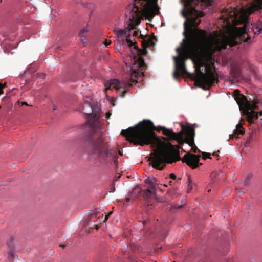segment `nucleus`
<instances>
[{
  "label": "nucleus",
  "mask_w": 262,
  "mask_h": 262,
  "mask_svg": "<svg viewBox=\"0 0 262 262\" xmlns=\"http://www.w3.org/2000/svg\"><path fill=\"white\" fill-rule=\"evenodd\" d=\"M154 40H156L155 36L147 38L146 40L144 39V41L147 46H154L155 44Z\"/></svg>",
  "instance_id": "17"
},
{
  "label": "nucleus",
  "mask_w": 262,
  "mask_h": 262,
  "mask_svg": "<svg viewBox=\"0 0 262 262\" xmlns=\"http://www.w3.org/2000/svg\"><path fill=\"white\" fill-rule=\"evenodd\" d=\"M106 117L107 118H108L110 117V116L111 115V113H110V112H108V113H106Z\"/></svg>",
  "instance_id": "36"
},
{
  "label": "nucleus",
  "mask_w": 262,
  "mask_h": 262,
  "mask_svg": "<svg viewBox=\"0 0 262 262\" xmlns=\"http://www.w3.org/2000/svg\"><path fill=\"white\" fill-rule=\"evenodd\" d=\"M211 154L210 153L207 152H203V159H206L207 158L211 159Z\"/></svg>",
  "instance_id": "23"
},
{
  "label": "nucleus",
  "mask_w": 262,
  "mask_h": 262,
  "mask_svg": "<svg viewBox=\"0 0 262 262\" xmlns=\"http://www.w3.org/2000/svg\"><path fill=\"white\" fill-rule=\"evenodd\" d=\"M143 74L142 71H137L135 70L131 73L129 80L120 82L117 79H113L107 81L105 84V89L107 90L114 89L120 93V96H124L126 93L125 89H129L132 86L133 83H137L138 76Z\"/></svg>",
  "instance_id": "7"
},
{
  "label": "nucleus",
  "mask_w": 262,
  "mask_h": 262,
  "mask_svg": "<svg viewBox=\"0 0 262 262\" xmlns=\"http://www.w3.org/2000/svg\"><path fill=\"white\" fill-rule=\"evenodd\" d=\"M125 201L126 202H129L130 201H133V200L131 198H130V196L129 195V194H128V196L125 198Z\"/></svg>",
  "instance_id": "29"
},
{
  "label": "nucleus",
  "mask_w": 262,
  "mask_h": 262,
  "mask_svg": "<svg viewBox=\"0 0 262 262\" xmlns=\"http://www.w3.org/2000/svg\"><path fill=\"white\" fill-rule=\"evenodd\" d=\"M182 151H183V152H186V151H185V150H183V149H182Z\"/></svg>",
  "instance_id": "43"
},
{
  "label": "nucleus",
  "mask_w": 262,
  "mask_h": 262,
  "mask_svg": "<svg viewBox=\"0 0 262 262\" xmlns=\"http://www.w3.org/2000/svg\"><path fill=\"white\" fill-rule=\"evenodd\" d=\"M112 213V212H110L108 215H106L105 216V220H104V221L105 222L107 220H108V217H109V216L110 214H111Z\"/></svg>",
  "instance_id": "31"
},
{
  "label": "nucleus",
  "mask_w": 262,
  "mask_h": 262,
  "mask_svg": "<svg viewBox=\"0 0 262 262\" xmlns=\"http://www.w3.org/2000/svg\"><path fill=\"white\" fill-rule=\"evenodd\" d=\"M96 229H97V230H98V227H96Z\"/></svg>",
  "instance_id": "45"
},
{
  "label": "nucleus",
  "mask_w": 262,
  "mask_h": 262,
  "mask_svg": "<svg viewBox=\"0 0 262 262\" xmlns=\"http://www.w3.org/2000/svg\"><path fill=\"white\" fill-rule=\"evenodd\" d=\"M120 177V176H118L117 178V177H116V178H115V180H114V181H118L119 178Z\"/></svg>",
  "instance_id": "38"
},
{
  "label": "nucleus",
  "mask_w": 262,
  "mask_h": 262,
  "mask_svg": "<svg viewBox=\"0 0 262 262\" xmlns=\"http://www.w3.org/2000/svg\"><path fill=\"white\" fill-rule=\"evenodd\" d=\"M182 207V205H176L174 206V208L176 209H181Z\"/></svg>",
  "instance_id": "33"
},
{
  "label": "nucleus",
  "mask_w": 262,
  "mask_h": 262,
  "mask_svg": "<svg viewBox=\"0 0 262 262\" xmlns=\"http://www.w3.org/2000/svg\"><path fill=\"white\" fill-rule=\"evenodd\" d=\"M187 183H188V188L187 190V192L190 193L191 190L192 189V180H191L190 176H188V179H187Z\"/></svg>",
  "instance_id": "19"
},
{
  "label": "nucleus",
  "mask_w": 262,
  "mask_h": 262,
  "mask_svg": "<svg viewBox=\"0 0 262 262\" xmlns=\"http://www.w3.org/2000/svg\"><path fill=\"white\" fill-rule=\"evenodd\" d=\"M244 10L241 9L240 10L235 7L226 8L223 10V12L226 14V16H223V19L225 21L230 23V19H232L233 23L235 24H240L244 23L246 18L243 13L241 14Z\"/></svg>",
  "instance_id": "9"
},
{
  "label": "nucleus",
  "mask_w": 262,
  "mask_h": 262,
  "mask_svg": "<svg viewBox=\"0 0 262 262\" xmlns=\"http://www.w3.org/2000/svg\"><path fill=\"white\" fill-rule=\"evenodd\" d=\"M213 155L214 156H215V157H218L219 156V155H218L217 152H215L213 154Z\"/></svg>",
  "instance_id": "37"
},
{
  "label": "nucleus",
  "mask_w": 262,
  "mask_h": 262,
  "mask_svg": "<svg viewBox=\"0 0 262 262\" xmlns=\"http://www.w3.org/2000/svg\"><path fill=\"white\" fill-rule=\"evenodd\" d=\"M181 75L182 74L179 71L175 70L173 74V76L175 79H178Z\"/></svg>",
  "instance_id": "22"
},
{
  "label": "nucleus",
  "mask_w": 262,
  "mask_h": 262,
  "mask_svg": "<svg viewBox=\"0 0 262 262\" xmlns=\"http://www.w3.org/2000/svg\"><path fill=\"white\" fill-rule=\"evenodd\" d=\"M2 2V0H0V3Z\"/></svg>",
  "instance_id": "44"
},
{
  "label": "nucleus",
  "mask_w": 262,
  "mask_h": 262,
  "mask_svg": "<svg viewBox=\"0 0 262 262\" xmlns=\"http://www.w3.org/2000/svg\"><path fill=\"white\" fill-rule=\"evenodd\" d=\"M195 131L193 127H189L186 130V143L191 147V151L196 153L199 150L194 144Z\"/></svg>",
  "instance_id": "12"
},
{
  "label": "nucleus",
  "mask_w": 262,
  "mask_h": 262,
  "mask_svg": "<svg viewBox=\"0 0 262 262\" xmlns=\"http://www.w3.org/2000/svg\"><path fill=\"white\" fill-rule=\"evenodd\" d=\"M256 11L262 13V0H253L252 5L247 9V12L251 14Z\"/></svg>",
  "instance_id": "14"
},
{
  "label": "nucleus",
  "mask_w": 262,
  "mask_h": 262,
  "mask_svg": "<svg viewBox=\"0 0 262 262\" xmlns=\"http://www.w3.org/2000/svg\"><path fill=\"white\" fill-rule=\"evenodd\" d=\"M111 43V40H106L105 41V45L106 47H107Z\"/></svg>",
  "instance_id": "30"
},
{
  "label": "nucleus",
  "mask_w": 262,
  "mask_h": 262,
  "mask_svg": "<svg viewBox=\"0 0 262 262\" xmlns=\"http://www.w3.org/2000/svg\"><path fill=\"white\" fill-rule=\"evenodd\" d=\"M245 133V130L243 127L242 124L240 123L236 126V129L234 130V133L232 135H230V139H233L234 137L238 138V136L243 135Z\"/></svg>",
  "instance_id": "16"
},
{
  "label": "nucleus",
  "mask_w": 262,
  "mask_h": 262,
  "mask_svg": "<svg viewBox=\"0 0 262 262\" xmlns=\"http://www.w3.org/2000/svg\"><path fill=\"white\" fill-rule=\"evenodd\" d=\"M88 30L86 28H83L82 29L80 33H79V36L81 38V41L84 43L85 42V39L84 38L85 37V34L87 32Z\"/></svg>",
  "instance_id": "18"
},
{
  "label": "nucleus",
  "mask_w": 262,
  "mask_h": 262,
  "mask_svg": "<svg viewBox=\"0 0 262 262\" xmlns=\"http://www.w3.org/2000/svg\"><path fill=\"white\" fill-rule=\"evenodd\" d=\"M191 125L185 126L181 123L182 130L178 133L172 129L160 126L158 130H162L167 137H163L161 139L157 137L154 130L156 127L152 122L144 120L140 122L134 127L122 130L121 134L126 140L135 145L144 146L151 145L154 148L148 159L153 168L162 170L166 166V163H172L182 160L192 169H195L202 165L199 162L200 155L190 152L186 154L181 159L180 156V145L186 143L183 134L186 135V130Z\"/></svg>",
  "instance_id": "1"
},
{
  "label": "nucleus",
  "mask_w": 262,
  "mask_h": 262,
  "mask_svg": "<svg viewBox=\"0 0 262 262\" xmlns=\"http://www.w3.org/2000/svg\"><path fill=\"white\" fill-rule=\"evenodd\" d=\"M138 63L141 70L142 71L143 70L145 67V63L144 62V59L142 57H139L138 60Z\"/></svg>",
  "instance_id": "20"
},
{
  "label": "nucleus",
  "mask_w": 262,
  "mask_h": 262,
  "mask_svg": "<svg viewBox=\"0 0 262 262\" xmlns=\"http://www.w3.org/2000/svg\"><path fill=\"white\" fill-rule=\"evenodd\" d=\"M233 97L239 106L240 111L245 116L249 124L252 123L258 118V112L255 110H259V101L254 100L252 102L248 101L246 96L241 93L240 91L236 89L234 91Z\"/></svg>",
  "instance_id": "5"
},
{
  "label": "nucleus",
  "mask_w": 262,
  "mask_h": 262,
  "mask_svg": "<svg viewBox=\"0 0 262 262\" xmlns=\"http://www.w3.org/2000/svg\"><path fill=\"white\" fill-rule=\"evenodd\" d=\"M261 32H262V25L258 29V30L256 32H254V33L255 34H259Z\"/></svg>",
  "instance_id": "28"
},
{
  "label": "nucleus",
  "mask_w": 262,
  "mask_h": 262,
  "mask_svg": "<svg viewBox=\"0 0 262 262\" xmlns=\"http://www.w3.org/2000/svg\"><path fill=\"white\" fill-rule=\"evenodd\" d=\"M53 109H54V110H56V108H55V106H54V108H53Z\"/></svg>",
  "instance_id": "41"
},
{
  "label": "nucleus",
  "mask_w": 262,
  "mask_h": 262,
  "mask_svg": "<svg viewBox=\"0 0 262 262\" xmlns=\"http://www.w3.org/2000/svg\"><path fill=\"white\" fill-rule=\"evenodd\" d=\"M184 35L188 38L184 39L182 49L178 48L179 56H175L173 59L177 71L182 75L188 74L185 66V60L193 56L198 50H200L211 56L216 51L225 49L227 46L233 47L243 42L250 43L251 37L245 28L235 27L229 36H224L221 39H217L208 34L205 31L195 28L190 21L184 23Z\"/></svg>",
  "instance_id": "2"
},
{
  "label": "nucleus",
  "mask_w": 262,
  "mask_h": 262,
  "mask_svg": "<svg viewBox=\"0 0 262 262\" xmlns=\"http://www.w3.org/2000/svg\"><path fill=\"white\" fill-rule=\"evenodd\" d=\"M129 27L130 28L128 29V31H125L122 29H119L118 28L115 29L114 30V33L117 35V37L118 38H121L123 36L126 37V38L125 41L127 43V46H128L129 47L134 46V48L137 49V43L136 42H133L130 39L129 37L130 35V34L127 33L128 31H130V30L132 29L133 30L135 27L134 25L132 24L129 25Z\"/></svg>",
  "instance_id": "10"
},
{
  "label": "nucleus",
  "mask_w": 262,
  "mask_h": 262,
  "mask_svg": "<svg viewBox=\"0 0 262 262\" xmlns=\"http://www.w3.org/2000/svg\"><path fill=\"white\" fill-rule=\"evenodd\" d=\"M203 66L202 63H195L196 75L195 76L194 80L196 82L200 83V86L205 84L208 86H211L214 83H217V77L215 75L208 67L205 68L206 73H203L201 71V68Z\"/></svg>",
  "instance_id": "8"
},
{
  "label": "nucleus",
  "mask_w": 262,
  "mask_h": 262,
  "mask_svg": "<svg viewBox=\"0 0 262 262\" xmlns=\"http://www.w3.org/2000/svg\"><path fill=\"white\" fill-rule=\"evenodd\" d=\"M157 180L154 177H149L145 180L146 184H149V188L147 190H144L143 196L145 199H148L151 196H155V185Z\"/></svg>",
  "instance_id": "11"
},
{
  "label": "nucleus",
  "mask_w": 262,
  "mask_h": 262,
  "mask_svg": "<svg viewBox=\"0 0 262 262\" xmlns=\"http://www.w3.org/2000/svg\"><path fill=\"white\" fill-rule=\"evenodd\" d=\"M89 110H85L83 113L86 115V123L84 126L85 130L84 141L86 145L88 152L96 156L98 159L106 160L107 159L114 160L116 163L118 154L122 155L120 151L109 149L110 143L106 141V137L104 134L99 122V115L90 106L86 104Z\"/></svg>",
  "instance_id": "3"
},
{
  "label": "nucleus",
  "mask_w": 262,
  "mask_h": 262,
  "mask_svg": "<svg viewBox=\"0 0 262 262\" xmlns=\"http://www.w3.org/2000/svg\"><path fill=\"white\" fill-rule=\"evenodd\" d=\"M259 113H260V115H262V111H260L259 112Z\"/></svg>",
  "instance_id": "39"
},
{
  "label": "nucleus",
  "mask_w": 262,
  "mask_h": 262,
  "mask_svg": "<svg viewBox=\"0 0 262 262\" xmlns=\"http://www.w3.org/2000/svg\"><path fill=\"white\" fill-rule=\"evenodd\" d=\"M130 7L132 10L129 20L132 23L139 21L142 16L151 21L159 13L158 0H135L134 5Z\"/></svg>",
  "instance_id": "4"
},
{
  "label": "nucleus",
  "mask_w": 262,
  "mask_h": 262,
  "mask_svg": "<svg viewBox=\"0 0 262 262\" xmlns=\"http://www.w3.org/2000/svg\"><path fill=\"white\" fill-rule=\"evenodd\" d=\"M71 244H72V242H68V243H67V244H64L60 245V246L61 247H62V249H63V248H65L67 245H71Z\"/></svg>",
  "instance_id": "27"
},
{
  "label": "nucleus",
  "mask_w": 262,
  "mask_h": 262,
  "mask_svg": "<svg viewBox=\"0 0 262 262\" xmlns=\"http://www.w3.org/2000/svg\"><path fill=\"white\" fill-rule=\"evenodd\" d=\"M184 5L182 12L183 16L185 18L190 16L188 21H190L192 26H198L200 20L197 21L199 17L204 16V13L200 11L202 4L204 3L207 5H211L213 0H181Z\"/></svg>",
  "instance_id": "6"
},
{
  "label": "nucleus",
  "mask_w": 262,
  "mask_h": 262,
  "mask_svg": "<svg viewBox=\"0 0 262 262\" xmlns=\"http://www.w3.org/2000/svg\"><path fill=\"white\" fill-rule=\"evenodd\" d=\"M252 174H249L247 177L246 178H245L244 181V184L245 186H248L250 183V180L251 179H252Z\"/></svg>",
  "instance_id": "21"
},
{
  "label": "nucleus",
  "mask_w": 262,
  "mask_h": 262,
  "mask_svg": "<svg viewBox=\"0 0 262 262\" xmlns=\"http://www.w3.org/2000/svg\"><path fill=\"white\" fill-rule=\"evenodd\" d=\"M169 177H170V178H171V179H173V180H176L177 179V176L174 174H173V173H171L169 175Z\"/></svg>",
  "instance_id": "26"
},
{
  "label": "nucleus",
  "mask_w": 262,
  "mask_h": 262,
  "mask_svg": "<svg viewBox=\"0 0 262 262\" xmlns=\"http://www.w3.org/2000/svg\"><path fill=\"white\" fill-rule=\"evenodd\" d=\"M144 190H143L140 187H135L132 191V192L128 193L130 198H132L133 201L136 200L140 194L143 195Z\"/></svg>",
  "instance_id": "15"
},
{
  "label": "nucleus",
  "mask_w": 262,
  "mask_h": 262,
  "mask_svg": "<svg viewBox=\"0 0 262 262\" xmlns=\"http://www.w3.org/2000/svg\"><path fill=\"white\" fill-rule=\"evenodd\" d=\"M17 240V237L15 235H11L9 237V239L7 241V245L9 248L8 251V254L9 257L12 258V260H14L15 258V255L13 251L14 245L15 241Z\"/></svg>",
  "instance_id": "13"
},
{
  "label": "nucleus",
  "mask_w": 262,
  "mask_h": 262,
  "mask_svg": "<svg viewBox=\"0 0 262 262\" xmlns=\"http://www.w3.org/2000/svg\"><path fill=\"white\" fill-rule=\"evenodd\" d=\"M115 191V184L113 183L111 186H110V192H114Z\"/></svg>",
  "instance_id": "25"
},
{
  "label": "nucleus",
  "mask_w": 262,
  "mask_h": 262,
  "mask_svg": "<svg viewBox=\"0 0 262 262\" xmlns=\"http://www.w3.org/2000/svg\"><path fill=\"white\" fill-rule=\"evenodd\" d=\"M208 191L210 192L211 191V189H209Z\"/></svg>",
  "instance_id": "42"
},
{
  "label": "nucleus",
  "mask_w": 262,
  "mask_h": 262,
  "mask_svg": "<svg viewBox=\"0 0 262 262\" xmlns=\"http://www.w3.org/2000/svg\"><path fill=\"white\" fill-rule=\"evenodd\" d=\"M148 220H144L142 224L143 225H145L148 222Z\"/></svg>",
  "instance_id": "34"
},
{
  "label": "nucleus",
  "mask_w": 262,
  "mask_h": 262,
  "mask_svg": "<svg viewBox=\"0 0 262 262\" xmlns=\"http://www.w3.org/2000/svg\"><path fill=\"white\" fill-rule=\"evenodd\" d=\"M138 31H134V33H133V35L135 36H137L138 35Z\"/></svg>",
  "instance_id": "32"
},
{
  "label": "nucleus",
  "mask_w": 262,
  "mask_h": 262,
  "mask_svg": "<svg viewBox=\"0 0 262 262\" xmlns=\"http://www.w3.org/2000/svg\"><path fill=\"white\" fill-rule=\"evenodd\" d=\"M6 86V83H5L4 84L0 83V95L3 94V89Z\"/></svg>",
  "instance_id": "24"
},
{
  "label": "nucleus",
  "mask_w": 262,
  "mask_h": 262,
  "mask_svg": "<svg viewBox=\"0 0 262 262\" xmlns=\"http://www.w3.org/2000/svg\"><path fill=\"white\" fill-rule=\"evenodd\" d=\"M169 183L170 184V185H171V184L172 183V182L171 181H170L169 182Z\"/></svg>",
  "instance_id": "40"
},
{
  "label": "nucleus",
  "mask_w": 262,
  "mask_h": 262,
  "mask_svg": "<svg viewBox=\"0 0 262 262\" xmlns=\"http://www.w3.org/2000/svg\"><path fill=\"white\" fill-rule=\"evenodd\" d=\"M21 105H29L27 104V102H21Z\"/></svg>",
  "instance_id": "35"
}]
</instances>
